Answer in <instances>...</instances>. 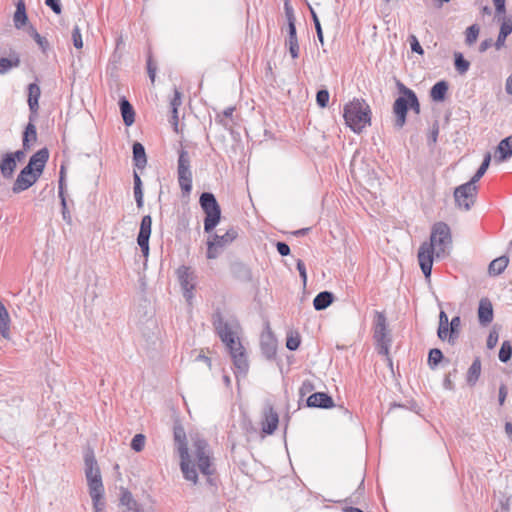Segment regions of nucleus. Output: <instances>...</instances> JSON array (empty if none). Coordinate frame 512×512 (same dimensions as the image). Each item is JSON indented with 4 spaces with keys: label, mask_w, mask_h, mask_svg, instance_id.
<instances>
[{
    "label": "nucleus",
    "mask_w": 512,
    "mask_h": 512,
    "mask_svg": "<svg viewBox=\"0 0 512 512\" xmlns=\"http://www.w3.org/2000/svg\"><path fill=\"white\" fill-rule=\"evenodd\" d=\"M452 245L449 226L444 222L433 225L429 242H423L418 251L420 268L426 278L431 276L434 254L438 258L444 257Z\"/></svg>",
    "instance_id": "1"
},
{
    "label": "nucleus",
    "mask_w": 512,
    "mask_h": 512,
    "mask_svg": "<svg viewBox=\"0 0 512 512\" xmlns=\"http://www.w3.org/2000/svg\"><path fill=\"white\" fill-rule=\"evenodd\" d=\"M213 325L221 341L228 348L237 373L245 375L249 363L245 349L237 337L238 323L235 320H224L222 314L217 311L213 314Z\"/></svg>",
    "instance_id": "2"
},
{
    "label": "nucleus",
    "mask_w": 512,
    "mask_h": 512,
    "mask_svg": "<svg viewBox=\"0 0 512 512\" xmlns=\"http://www.w3.org/2000/svg\"><path fill=\"white\" fill-rule=\"evenodd\" d=\"M85 476L87 479L89 495L92 499L94 512H106L104 500V486L100 469L92 450H88L84 456Z\"/></svg>",
    "instance_id": "3"
},
{
    "label": "nucleus",
    "mask_w": 512,
    "mask_h": 512,
    "mask_svg": "<svg viewBox=\"0 0 512 512\" xmlns=\"http://www.w3.org/2000/svg\"><path fill=\"white\" fill-rule=\"evenodd\" d=\"M344 119L348 127L360 133L371 122V110L364 100L354 99L344 107Z\"/></svg>",
    "instance_id": "4"
},
{
    "label": "nucleus",
    "mask_w": 512,
    "mask_h": 512,
    "mask_svg": "<svg viewBox=\"0 0 512 512\" xmlns=\"http://www.w3.org/2000/svg\"><path fill=\"white\" fill-rule=\"evenodd\" d=\"M174 440L177 444L179 456L181 459L180 467L182 470V473L184 475V478L188 481L193 482L194 484L197 483L198 474L194 467V465H191L190 462V456L188 452V447L186 443V434L183 430V428L178 427L174 430Z\"/></svg>",
    "instance_id": "5"
},
{
    "label": "nucleus",
    "mask_w": 512,
    "mask_h": 512,
    "mask_svg": "<svg viewBox=\"0 0 512 512\" xmlns=\"http://www.w3.org/2000/svg\"><path fill=\"white\" fill-rule=\"evenodd\" d=\"M200 206L205 213L204 231L210 233L218 225L221 219V209L214 196L210 192H203L199 199Z\"/></svg>",
    "instance_id": "6"
},
{
    "label": "nucleus",
    "mask_w": 512,
    "mask_h": 512,
    "mask_svg": "<svg viewBox=\"0 0 512 512\" xmlns=\"http://www.w3.org/2000/svg\"><path fill=\"white\" fill-rule=\"evenodd\" d=\"M373 337L376 342L378 353L386 356L387 360L391 362V359L389 358V350L392 339L387 328V319L383 312H375Z\"/></svg>",
    "instance_id": "7"
},
{
    "label": "nucleus",
    "mask_w": 512,
    "mask_h": 512,
    "mask_svg": "<svg viewBox=\"0 0 512 512\" xmlns=\"http://www.w3.org/2000/svg\"><path fill=\"white\" fill-rule=\"evenodd\" d=\"M238 236L234 228H230L223 235L213 234L207 241V258L216 259L225 247L230 245Z\"/></svg>",
    "instance_id": "8"
},
{
    "label": "nucleus",
    "mask_w": 512,
    "mask_h": 512,
    "mask_svg": "<svg viewBox=\"0 0 512 512\" xmlns=\"http://www.w3.org/2000/svg\"><path fill=\"white\" fill-rule=\"evenodd\" d=\"M190 157L188 151L181 149L178 156V182L182 191L189 194L192 190V172L190 165Z\"/></svg>",
    "instance_id": "9"
},
{
    "label": "nucleus",
    "mask_w": 512,
    "mask_h": 512,
    "mask_svg": "<svg viewBox=\"0 0 512 512\" xmlns=\"http://www.w3.org/2000/svg\"><path fill=\"white\" fill-rule=\"evenodd\" d=\"M193 447L195 449L198 468L201 473L206 476L212 475L214 469L211 464L207 442L204 439L196 437L193 439Z\"/></svg>",
    "instance_id": "10"
},
{
    "label": "nucleus",
    "mask_w": 512,
    "mask_h": 512,
    "mask_svg": "<svg viewBox=\"0 0 512 512\" xmlns=\"http://www.w3.org/2000/svg\"><path fill=\"white\" fill-rule=\"evenodd\" d=\"M477 186L472 182L460 185L454 191L456 205L460 209L469 210L475 202Z\"/></svg>",
    "instance_id": "11"
},
{
    "label": "nucleus",
    "mask_w": 512,
    "mask_h": 512,
    "mask_svg": "<svg viewBox=\"0 0 512 512\" xmlns=\"http://www.w3.org/2000/svg\"><path fill=\"white\" fill-rule=\"evenodd\" d=\"M178 281L183 291L184 298L190 302L193 298L194 274L187 266H180L177 271Z\"/></svg>",
    "instance_id": "12"
},
{
    "label": "nucleus",
    "mask_w": 512,
    "mask_h": 512,
    "mask_svg": "<svg viewBox=\"0 0 512 512\" xmlns=\"http://www.w3.org/2000/svg\"><path fill=\"white\" fill-rule=\"evenodd\" d=\"M40 175H38L36 172H34L33 169L30 167H24L20 173L18 174L12 190L14 193H20L24 190H27L30 188L39 178Z\"/></svg>",
    "instance_id": "13"
},
{
    "label": "nucleus",
    "mask_w": 512,
    "mask_h": 512,
    "mask_svg": "<svg viewBox=\"0 0 512 512\" xmlns=\"http://www.w3.org/2000/svg\"><path fill=\"white\" fill-rule=\"evenodd\" d=\"M152 218L150 215H145L140 224V230L137 237V243L143 253L147 257L149 254V238L151 235Z\"/></svg>",
    "instance_id": "14"
},
{
    "label": "nucleus",
    "mask_w": 512,
    "mask_h": 512,
    "mask_svg": "<svg viewBox=\"0 0 512 512\" xmlns=\"http://www.w3.org/2000/svg\"><path fill=\"white\" fill-rule=\"evenodd\" d=\"M410 106V100L407 95L402 94L399 96L393 104V112L396 116L395 126L402 128L406 123V115Z\"/></svg>",
    "instance_id": "15"
},
{
    "label": "nucleus",
    "mask_w": 512,
    "mask_h": 512,
    "mask_svg": "<svg viewBox=\"0 0 512 512\" xmlns=\"http://www.w3.org/2000/svg\"><path fill=\"white\" fill-rule=\"evenodd\" d=\"M260 346L263 355L267 359L271 360L275 357L277 352V340L269 327L261 334Z\"/></svg>",
    "instance_id": "16"
},
{
    "label": "nucleus",
    "mask_w": 512,
    "mask_h": 512,
    "mask_svg": "<svg viewBox=\"0 0 512 512\" xmlns=\"http://www.w3.org/2000/svg\"><path fill=\"white\" fill-rule=\"evenodd\" d=\"M119 507L121 512H144L132 493L123 487L120 489Z\"/></svg>",
    "instance_id": "17"
},
{
    "label": "nucleus",
    "mask_w": 512,
    "mask_h": 512,
    "mask_svg": "<svg viewBox=\"0 0 512 512\" xmlns=\"http://www.w3.org/2000/svg\"><path fill=\"white\" fill-rule=\"evenodd\" d=\"M48 159H49L48 149L42 148L30 157L29 162L26 165V167H30L38 175H41Z\"/></svg>",
    "instance_id": "18"
},
{
    "label": "nucleus",
    "mask_w": 512,
    "mask_h": 512,
    "mask_svg": "<svg viewBox=\"0 0 512 512\" xmlns=\"http://www.w3.org/2000/svg\"><path fill=\"white\" fill-rule=\"evenodd\" d=\"M307 406L328 409L334 406V401L327 393L315 392L308 397Z\"/></svg>",
    "instance_id": "19"
},
{
    "label": "nucleus",
    "mask_w": 512,
    "mask_h": 512,
    "mask_svg": "<svg viewBox=\"0 0 512 512\" xmlns=\"http://www.w3.org/2000/svg\"><path fill=\"white\" fill-rule=\"evenodd\" d=\"M478 320L482 326H487L493 320V306L487 298H482L479 302Z\"/></svg>",
    "instance_id": "20"
},
{
    "label": "nucleus",
    "mask_w": 512,
    "mask_h": 512,
    "mask_svg": "<svg viewBox=\"0 0 512 512\" xmlns=\"http://www.w3.org/2000/svg\"><path fill=\"white\" fill-rule=\"evenodd\" d=\"M512 156V135L504 138L495 151V161L498 163L508 160Z\"/></svg>",
    "instance_id": "21"
},
{
    "label": "nucleus",
    "mask_w": 512,
    "mask_h": 512,
    "mask_svg": "<svg viewBox=\"0 0 512 512\" xmlns=\"http://www.w3.org/2000/svg\"><path fill=\"white\" fill-rule=\"evenodd\" d=\"M279 418L277 412L269 407L264 414V420L262 422V430L266 434H272L278 426Z\"/></svg>",
    "instance_id": "22"
},
{
    "label": "nucleus",
    "mask_w": 512,
    "mask_h": 512,
    "mask_svg": "<svg viewBox=\"0 0 512 512\" xmlns=\"http://www.w3.org/2000/svg\"><path fill=\"white\" fill-rule=\"evenodd\" d=\"M41 95L40 87L36 83H31L28 86V105L31 115L35 116L39 108V98Z\"/></svg>",
    "instance_id": "23"
},
{
    "label": "nucleus",
    "mask_w": 512,
    "mask_h": 512,
    "mask_svg": "<svg viewBox=\"0 0 512 512\" xmlns=\"http://www.w3.org/2000/svg\"><path fill=\"white\" fill-rule=\"evenodd\" d=\"M119 107L124 124L126 126H131L135 122V111L133 106L126 99V97H122L119 100Z\"/></svg>",
    "instance_id": "24"
},
{
    "label": "nucleus",
    "mask_w": 512,
    "mask_h": 512,
    "mask_svg": "<svg viewBox=\"0 0 512 512\" xmlns=\"http://www.w3.org/2000/svg\"><path fill=\"white\" fill-rule=\"evenodd\" d=\"M512 33V19L511 18H503V21L500 26V31L497 37L496 42L494 43L495 48L500 50L505 45L506 38Z\"/></svg>",
    "instance_id": "25"
},
{
    "label": "nucleus",
    "mask_w": 512,
    "mask_h": 512,
    "mask_svg": "<svg viewBox=\"0 0 512 512\" xmlns=\"http://www.w3.org/2000/svg\"><path fill=\"white\" fill-rule=\"evenodd\" d=\"M16 167H17V163L15 162L14 157H12V155H8V153H6L2 157L1 162H0V171H1L2 176L6 179L12 178Z\"/></svg>",
    "instance_id": "26"
},
{
    "label": "nucleus",
    "mask_w": 512,
    "mask_h": 512,
    "mask_svg": "<svg viewBox=\"0 0 512 512\" xmlns=\"http://www.w3.org/2000/svg\"><path fill=\"white\" fill-rule=\"evenodd\" d=\"M30 122L27 124L25 131L23 133L22 144L25 150L30 148L31 143L36 142L37 140V131L36 126L32 123L33 116L30 115Z\"/></svg>",
    "instance_id": "27"
},
{
    "label": "nucleus",
    "mask_w": 512,
    "mask_h": 512,
    "mask_svg": "<svg viewBox=\"0 0 512 512\" xmlns=\"http://www.w3.org/2000/svg\"><path fill=\"white\" fill-rule=\"evenodd\" d=\"M448 88V83L444 80H441L432 86L430 90V97L433 101L442 102L446 98Z\"/></svg>",
    "instance_id": "28"
},
{
    "label": "nucleus",
    "mask_w": 512,
    "mask_h": 512,
    "mask_svg": "<svg viewBox=\"0 0 512 512\" xmlns=\"http://www.w3.org/2000/svg\"><path fill=\"white\" fill-rule=\"evenodd\" d=\"M20 65V57L16 52H12L8 58H0V74L8 73L12 68Z\"/></svg>",
    "instance_id": "29"
},
{
    "label": "nucleus",
    "mask_w": 512,
    "mask_h": 512,
    "mask_svg": "<svg viewBox=\"0 0 512 512\" xmlns=\"http://www.w3.org/2000/svg\"><path fill=\"white\" fill-rule=\"evenodd\" d=\"M0 335L5 339L10 338V316L2 302H0Z\"/></svg>",
    "instance_id": "30"
},
{
    "label": "nucleus",
    "mask_w": 512,
    "mask_h": 512,
    "mask_svg": "<svg viewBox=\"0 0 512 512\" xmlns=\"http://www.w3.org/2000/svg\"><path fill=\"white\" fill-rule=\"evenodd\" d=\"M333 299V293L329 291H322L314 298L313 306L317 311L324 310L333 302Z\"/></svg>",
    "instance_id": "31"
},
{
    "label": "nucleus",
    "mask_w": 512,
    "mask_h": 512,
    "mask_svg": "<svg viewBox=\"0 0 512 512\" xmlns=\"http://www.w3.org/2000/svg\"><path fill=\"white\" fill-rule=\"evenodd\" d=\"M481 375V360L476 357L471 366L469 367L466 375V381L468 385L474 386Z\"/></svg>",
    "instance_id": "32"
},
{
    "label": "nucleus",
    "mask_w": 512,
    "mask_h": 512,
    "mask_svg": "<svg viewBox=\"0 0 512 512\" xmlns=\"http://www.w3.org/2000/svg\"><path fill=\"white\" fill-rule=\"evenodd\" d=\"M133 160L135 166L140 169L144 168L147 163L145 148L139 142L133 144Z\"/></svg>",
    "instance_id": "33"
},
{
    "label": "nucleus",
    "mask_w": 512,
    "mask_h": 512,
    "mask_svg": "<svg viewBox=\"0 0 512 512\" xmlns=\"http://www.w3.org/2000/svg\"><path fill=\"white\" fill-rule=\"evenodd\" d=\"M28 20L26 14L25 4L22 0L17 3L16 11L14 13V25L17 29L22 28Z\"/></svg>",
    "instance_id": "34"
},
{
    "label": "nucleus",
    "mask_w": 512,
    "mask_h": 512,
    "mask_svg": "<svg viewBox=\"0 0 512 512\" xmlns=\"http://www.w3.org/2000/svg\"><path fill=\"white\" fill-rule=\"evenodd\" d=\"M509 263V259L508 257L506 256H500L496 259H494L493 261H491V263L489 264V273L491 275H500L507 267Z\"/></svg>",
    "instance_id": "35"
},
{
    "label": "nucleus",
    "mask_w": 512,
    "mask_h": 512,
    "mask_svg": "<svg viewBox=\"0 0 512 512\" xmlns=\"http://www.w3.org/2000/svg\"><path fill=\"white\" fill-rule=\"evenodd\" d=\"M399 90H400L401 94L407 95L409 97V100H410L409 108H411L416 114H419L420 113V103L418 101V98H417L415 92L413 90L407 88L403 84H399Z\"/></svg>",
    "instance_id": "36"
},
{
    "label": "nucleus",
    "mask_w": 512,
    "mask_h": 512,
    "mask_svg": "<svg viewBox=\"0 0 512 512\" xmlns=\"http://www.w3.org/2000/svg\"><path fill=\"white\" fill-rule=\"evenodd\" d=\"M491 162V154L486 153L483 159V162L481 163L480 167L474 174V176L471 178L470 182L476 185V183L481 179V177L485 174L487 171L489 165Z\"/></svg>",
    "instance_id": "37"
},
{
    "label": "nucleus",
    "mask_w": 512,
    "mask_h": 512,
    "mask_svg": "<svg viewBox=\"0 0 512 512\" xmlns=\"http://www.w3.org/2000/svg\"><path fill=\"white\" fill-rule=\"evenodd\" d=\"M134 197L138 208L143 206V190L141 178L137 173H134Z\"/></svg>",
    "instance_id": "38"
},
{
    "label": "nucleus",
    "mask_w": 512,
    "mask_h": 512,
    "mask_svg": "<svg viewBox=\"0 0 512 512\" xmlns=\"http://www.w3.org/2000/svg\"><path fill=\"white\" fill-rule=\"evenodd\" d=\"M461 327V319L459 316H455L449 323V342L454 343L459 335V330Z\"/></svg>",
    "instance_id": "39"
},
{
    "label": "nucleus",
    "mask_w": 512,
    "mask_h": 512,
    "mask_svg": "<svg viewBox=\"0 0 512 512\" xmlns=\"http://www.w3.org/2000/svg\"><path fill=\"white\" fill-rule=\"evenodd\" d=\"M443 359V353L440 349L433 348L429 351L428 365L434 369Z\"/></svg>",
    "instance_id": "40"
},
{
    "label": "nucleus",
    "mask_w": 512,
    "mask_h": 512,
    "mask_svg": "<svg viewBox=\"0 0 512 512\" xmlns=\"http://www.w3.org/2000/svg\"><path fill=\"white\" fill-rule=\"evenodd\" d=\"M27 32L36 41V43L40 46L42 51L47 50L48 45H49L48 41L37 32L35 27L29 26Z\"/></svg>",
    "instance_id": "41"
},
{
    "label": "nucleus",
    "mask_w": 512,
    "mask_h": 512,
    "mask_svg": "<svg viewBox=\"0 0 512 512\" xmlns=\"http://www.w3.org/2000/svg\"><path fill=\"white\" fill-rule=\"evenodd\" d=\"M455 68L460 74H464L468 71L470 63L464 59L463 55L459 52L455 53Z\"/></svg>",
    "instance_id": "42"
},
{
    "label": "nucleus",
    "mask_w": 512,
    "mask_h": 512,
    "mask_svg": "<svg viewBox=\"0 0 512 512\" xmlns=\"http://www.w3.org/2000/svg\"><path fill=\"white\" fill-rule=\"evenodd\" d=\"M285 45L288 47L290 55L292 58H297L299 56V44L297 35L287 37L285 41Z\"/></svg>",
    "instance_id": "43"
},
{
    "label": "nucleus",
    "mask_w": 512,
    "mask_h": 512,
    "mask_svg": "<svg viewBox=\"0 0 512 512\" xmlns=\"http://www.w3.org/2000/svg\"><path fill=\"white\" fill-rule=\"evenodd\" d=\"M499 360L503 363L508 362L512 357V346L509 341H504L499 351Z\"/></svg>",
    "instance_id": "44"
},
{
    "label": "nucleus",
    "mask_w": 512,
    "mask_h": 512,
    "mask_svg": "<svg viewBox=\"0 0 512 512\" xmlns=\"http://www.w3.org/2000/svg\"><path fill=\"white\" fill-rule=\"evenodd\" d=\"M480 28L477 24H473L466 29V43L472 45L476 42L479 35Z\"/></svg>",
    "instance_id": "45"
},
{
    "label": "nucleus",
    "mask_w": 512,
    "mask_h": 512,
    "mask_svg": "<svg viewBox=\"0 0 512 512\" xmlns=\"http://www.w3.org/2000/svg\"><path fill=\"white\" fill-rule=\"evenodd\" d=\"M300 336L298 333H291L288 335L287 337V340H286V347L291 350V351H295L299 348L300 346Z\"/></svg>",
    "instance_id": "46"
},
{
    "label": "nucleus",
    "mask_w": 512,
    "mask_h": 512,
    "mask_svg": "<svg viewBox=\"0 0 512 512\" xmlns=\"http://www.w3.org/2000/svg\"><path fill=\"white\" fill-rule=\"evenodd\" d=\"M145 440V435L136 434L131 441V448L136 452L142 451L145 446Z\"/></svg>",
    "instance_id": "47"
},
{
    "label": "nucleus",
    "mask_w": 512,
    "mask_h": 512,
    "mask_svg": "<svg viewBox=\"0 0 512 512\" xmlns=\"http://www.w3.org/2000/svg\"><path fill=\"white\" fill-rule=\"evenodd\" d=\"M316 102L321 108L326 107L329 102V92L326 89L319 90L316 94Z\"/></svg>",
    "instance_id": "48"
},
{
    "label": "nucleus",
    "mask_w": 512,
    "mask_h": 512,
    "mask_svg": "<svg viewBox=\"0 0 512 512\" xmlns=\"http://www.w3.org/2000/svg\"><path fill=\"white\" fill-rule=\"evenodd\" d=\"M72 40H73L74 46L77 49H80L83 47L82 36H81L80 29L78 26H75L72 31Z\"/></svg>",
    "instance_id": "49"
},
{
    "label": "nucleus",
    "mask_w": 512,
    "mask_h": 512,
    "mask_svg": "<svg viewBox=\"0 0 512 512\" xmlns=\"http://www.w3.org/2000/svg\"><path fill=\"white\" fill-rule=\"evenodd\" d=\"M181 104H182V94L177 88H174V96L170 100V108H179L181 106Z\"/></svg>",
    "instance_id": "50"
},
{
    "label": "nucleus",
    "mask_w": 512,
    "mask_h": 512,
    "mask_svg": "<svg viewBox=\"0 0 512 512\" xmlns=\"http://www.w3.org/2000/svg\"><path fill=\"white\" fill-rule=\"evenodd\" d=\"M409 40H410V46H411V50L417 54H420L422 55L424 53V50L423 48L421 47L418 39L416 38V36L414 35H411L409 37Z\"/></svg>",
    "instance_id": "51"
},
{
    "label": "nucleus",
    "mask_w": 512,
    "mask_h": 512,
    "mask_svg": "<svg viewBox=\"0 0 512 512\" xmlns=\"http://www.w3.org/2000/svg\"><path fill=\"white\" fill-rule=\"evenodd\" d=\"M498 342V333L496 331H491L487 337V348L493 349Z\"/></svg>",
    "instance_id": "52"
},
{
    "label": "nucleus",
    "mask_w": 512,
    "mask_h": 512,
    "mask_svg": "<svg viewBox=\"0 0 512 512\" xmlns=\"http://www.w3.org/2000/svg\"><path fill=\"white\" fill-rule=\"evenodd\" d=\"M314 390V385L311 381L305 380L300 387L301 396H305L306 394L312 392Z\"/></svg>",
    "instance_id": "53"
},
{
    "label": "nucleus",
    "mask_w": 512,
    "mask_h": 512,
    "mask_svg": "<svg viewBox=\"0 0 512 512\" xmlns=\"http://www.w3.org/2000/svg\"><path fill=\"white\" fill-rule=\"evenodd\" d=\"M46 5L52 9L56 14H60L62 11L60 0H46Z\"/></svg>",
    "instance_id": "54"
},
{
    "label": "nucleus",
    "mask_w": 512,
    "mask_h": 512,
    "mask_svg": "<svg viewBox=\"0 0 512 512\" xmlns=\"http://www.w3.org/2000/svg\"><path fill=\"white\" fill-rule=\"evenodd\" d=\"M297 270L300 274L303 284L306 285V282H307L306 267H305L304 262L300 259L297 261Z\"/></svg>",
    "instance_id": "55"
},
{
    "label": "nucleus",
    "mask_w": 512,
    "mask_h": 512,
    "mask_svg": "<svg viewBox=\"0 0 512 512\" xmlns=\"http://www.w3.org/2000/svg\"><path fill=\"white\" fill-rule=\"evenodd\" d=\"M507 394H508V390H507L506 385L501 384L499 387V393H498V402H499L500 406L504 405Z\"/></svg>",
    "instance_id": "56"
},
{
    "label": "nucleus",
    "mask_w": 512,
    "mask_h": 512,
    "mask_svg": "<svg viewBox=\"0 0 512 512\" xmlns=\"http://www.w3.org/2000/svg\"><path fill=\"white\" fill-rule=\"evenodd\" d=\"M276 248L281 256H288L290 254V247L285 242H277Z\"/></svg>",
    "instance_id": "57"
},
{
    "label": "nucleus",
    "mask_w": 512,
    "mask_h": 512,
    "mask_svg": "<svg viewBox=\"0 0 512 512\" xmlns=\"http://www.w3.org/2000/svg\"><path fill=\"white\" fill-rule=\"evenodd\" d=\"M297 35L296 34V26H295V17L294 15H289L288 21V37Z\"/></svg>",
    "instance_id": "58"
},
{
    "label": "nucleus",
    "mask_w": 512,
    "mask_h": 512,
    "mask_svg": "<svg viewBox=\"0 0 512 512\" xmlns=\"http://www.w3.org/2000/svg\"><path fill=\"white\" fill-rule=\"evenodd\" d=\"M449 333H450L449 326H439L438 327L437 334L441 340H446V339L449 340Z\"/></svg>",
    "instance_id": "59"
},
{
    "label": "nucleus",
    "mask_w": 512,
    "mask_h": 512,
    "mask_svg": "<svg viewBox=\"0 0 512 512\" xmlns=\"http://www.w3.org/2000/svg\"><path fill=\"white\" fill-rule=\"evenodd\" d=\"M498 15L504 14L505 9V0H492Z\"/></svg>",
    "instance_id": "60"
},
{
    "label": "nucleus",
    "mask_w": 512,
    "mask_h": 512,
    "mask_svg": "<svg viewBox=\"0 0 512 512\" xmlns=\"http://www.w3.org/2000/svg\"><path fill=\"white\" fill-rule=\"evenodd\" d=\"M147 70H148L149 78L151 79L152 82H154L155 74H156V67L152 65V62L150 59L147 62Z\"/></svg>",
    "instance_id": "61"
},
{
    "label": "nucleus",
    "mask_w": 512,
    "mask_h": 512,
    "mask_svg": "<svg viewBox=\"0 0 512 512\" xmlns=\"http://www.w3.org/2000/svg\"><path fill=\"white\" fill-rule=\"evenodd\" d=\"M493 45V40L491 38L485 39L481 42L479 46L480 52H485L488 48H490Z\"/></svg>",
    "instance_id": "62"
},
{
    "label": "nucleus",
    "mask_w": 512,
    "mask_h": 512,
    "mask_svg": "<svg viewBox=\"0 0 512 512\" xmlns=\"http://www.w3.org/2000/svg\"><path fill=\"white\" fill-rule=\"evenodd\" d=\"M443 385H444V388L447 389V390H453L454 389V384L451 380V373H449L448 375L445 376L444 378V381H443Z\"/></svg>",
    "instance_id": "63"
},
{
    "label": "nucleus",
    "mask_w": 512,
    "mask_h": 512,
    "mask_svg": "<svg viewBox=\"0 0 512 512\" xmlns=\"http://www.w3.org/2000/svg\"><path fill=\"white\" fill-rule=\"evenodd\" d=\"M505 90L507 94L512 95V74L506 79Z\"/></svg>",
    "instance_id": "64"
}]
</instances>
